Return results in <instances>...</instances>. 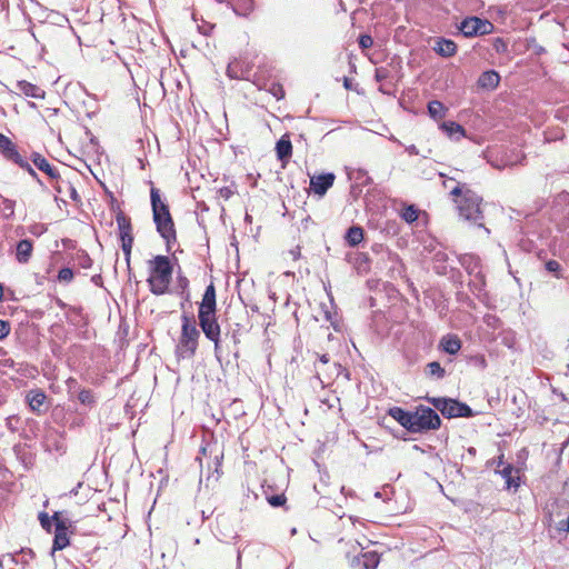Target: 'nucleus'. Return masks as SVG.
Returning a JSON list of instances; mask_svg holds the SVG:
<instances>
[{
	"mask_svg": "<svg viewBox=\"0 0 569 569\" xmlns=\"http://www.w3.org/2000/svg\"><path fill=\"white\" fill-rule=\"evenodd\" d=\"M198 319L206 338L213 342L214 351H218L220 349L221 327L217 318V295L213 282L204 290L198 308Z\"/></svg>",
	"mask_w": 569,
	"mask_h": 569,
	"instance_id": "nucleus-1",
	"label": "nucleus"
},
{
	"mask_svg": "<svg viewBox=\"0 0 569 569\" xmlns=\"http://www.w3.org/2000/svg\"><path fill=\"white\" fill-rule=\"evenodd\" d=\"M150 200L157 231L166 241L167 250L170 251L172 246L177 242V230L169 206L161 200L160 190L154 187L150 190Z\"/></svg>",
	"mask_w": 569,
	"mask_h": 569,
	"instance_id": "nucleus-2",
	"label": "nucleus"
},
{
	"mask_svg": "<svg viewBox=\"0 0 569 569\" xmlns=\"http://www.w3.org/2000/svg\"><path fill=\"white\" fill-rule=\"evenodd\" d=\"M149 290L154 296H162L169 291L172 280L173 266L168 256L158 254L147 261Z\"/></svg>",
	"mask_w": 569,
	"mask_h": 569,
	"instance_id": "nucleus-3",
	"label": "nucleus"
},
{
	"mask_svg": "<svg viewBox=\"0 0 569 569\" xmlns=\"http://www.w3.org/2000/svg\"><path fill=\"white\" fill-rule=\"evenodd\" d=\"M450 194L453 197L461 217L473 222L482 220L483 217L480 209L482 199L475 191L465 184H457L450 191Z\"/></svg>",
	"mask_w": 569,
	"mask_h": 569,
	"instance_id": "nucleus-4",
	"label": "nucleus"
},
{
	"mask_svg": "<svg viewBox=\"0 0 569 569\" xmlns=\"http://www.w3.org/2000/svg\"><path fill=\"white\" fill-rule=\"evenodd\" d=\"M181 321V333L176 346V356L178 359H192L198 349L200 332L191 318L182 316Z\"/></svg>",
	"mask_w": 569,
	"mask_h": 569,
	"instance_id": "nucleus-5",
	"label": "nucleus"
},
{
	"mask_svg": "<svg viewBox=\"0 0 569 569\" xmlns=\"http://www.w3.org/2000/svg\"><path fill=\"white\" fill-rule=\"evenodd\" d=\"M412 426L410 432L425 433L430 430H438L441 426V419L439 415L430 407L418 406L415 411L411 412Z\"/></svg>",
	"mask_w": 569,
	"mask_h": 569,
	"instance_id": "nucleus-6",
	"label": "nucleus"
},
{
	"mask_svg": "<svg viewBox=\"0 0 569 569\" xmlns=\"http://www.w3.org/2000/svg\"><path fill=\"white\" fill-rule=\"evenodd\" d=\"M427 401L447 418H469L472 416V410L468 405L451 398L428 397Z\"/></svg>",
	"mask_w": 569,
	"mask_h": 569,
	"instance_id": "nucleus-7",
	"label": "nucleus"
},
{
	"mask_svg": "<svg viewBox=\"0 0 569 569\" xmlns=\"http://www.w3.org/2000/svg\"><path fill=\"white\" fill-rule=\"evenodd\" d=\"M116 221L119 230V237L121 240V248L124 253L126 261L127 263H129L134 241L131 219L128 216H126L123 211L120 210L116 216Z\"/></svg>",
	"mask_w": 569,
	"mask_h": 569,
	"instance_id": "nucleus-8",
	"label": "nucleus"
},
{
	"mask_svg": "<svg viewBox=\"0 0 569 569\" xmlns=\"http://www.w3.org/2000/svg\"><path fill=\"white\" fill-rule=\"evenodd\" d=\"M493 29L495 27L489 20L478 17H468L459 26V30L467 38L490 34Z\"/></svg>",
	"mask_w": 569,
	"mask_h": 569,
	"instance_id": "nucleus-9",
	"label": "nucleus"
},
{
	"mask_svg": "<svg viewBox=\"0 0 569 569\" xmlns=\"http://www.w3.org/2000/svg\"><path fill=\"white\" fill-rule=\"evenodd\" d=\"M52 519L56 526L52 549L54 551L62 550L70 542L68 537V527L66 525V521L61 519L60 512H54Z\"/></svg>",
	"mask_w": 569,
	"mask_h": 569,
	"instance_id": "nucleus-10",
	"label": "nucleus"
},
{
	"mask_svg": "<svg viewBox=\"0 0 569 569\" xmlns=\"http://www.w3.org/2000/svg\"><path fill=\"white\" fill-rule=\"evenodd\" d=\"M319 365L316 363V371L318 377L321 379L323 377L327 382H330L336 377H338L342 370V367L338 363H332L328 366L330 362V358L328 355L318 356Z\"/></svg>",
	"mask_w": 569,
	"mask_h": 569,
	"instance_id": "nucleus-11",
	"label": "nucleus"
},
{
	"mask_svg": "<svg viewBox=\"0 0 569 569\" xmlns=\"http://www.w3.org/2000/svg\"><path fill=\"white\" fill-rule=\"evenodd\" d=\"M336 176L331 172L322 173L310 179V189L315 194L322 197L333 186Z\"/></svg>",
	"mask_w": 569,
	"mask_h": 569,
	"instance_id": "nucleus-12",
	"label": "nucleus"
},
{
	"mask_svg": "<svg viewBox=\"0 0 569 569\" xmlns=\"http://www.w3.org/2000/svg\"><path fill=\"white\" fill-rule=\"evenodd\" d=\"M31 161L33 162V164L40 170L42 171L43 173H46L49 179H51L52 181H57L60 179V173H59V170L53 167L49 160L43 157L41 153L39 152H33L31 154Z\"/></svg>",
	"mask_w": 569,
	"mask_h": 569,
	"instance_id": "nucleus-13",
	"label": "nucleus"
},
{
	"mask_svg": "<svg viewBox=\"0 0 569 569\" xmlns=\"http://www.w3.org/2000/svg\"><path fill=\"white\" fill-rule=\"evenodd\" d=\"M292 143L290 140V134L284 133L276 143V154L279 161H281L282 167H286L289 160L292 157Z\"/></svg>",
	"mask_w": 569,
	"mask_h": 569,
	"instance_id": "nucleus-14",
	"label": "nucleus"
},
{
	"mask_svg": "<svg viewBox=\"0 0 569 569\" xmlns=\"http://www.w3.org/2000/svg\"><path fill=\"white\" fill-rule=\"evenodd\" d=\"M0 153L11 162H14L21 154L16 143L7 136L0 132Z\"/></svg>",
	"mask_w": 569,
	"mask_h": 569,
	"instance_id": "nucleus-15",
	"label": "nucleus"
},
{
	"mask_svg": "<svg viewBox=\"0 0 569 569\" xmlns=\"http://www.w3.org/2000/svg\"><path fill=\"white\" fill-rule=\"evenodd\" d=\"M461 340L457 335H445L439 342V348L449 355H457L461 349Z\"/></svg>",
	"mask_w": 569,
	"mask_h": 569,
	"instance_id": "nucleus-16",
	"label": "nucleus"
},
{
	"mask_svg": "<svg viewBox=\"0 0 569 569\" xmlns=\"http://www.w3.org/2000/svg\"><path fill=\"white\" fill-rule=\"evenodd\" d=\"M46 399L47 396L41 389H32L27 395L30 409L38 415L44 411Z\"/></svg>",
	"mask_w": 569,
	"mask_h": 569,
	"instance_id": "nucleus-17",
	"label": "nucleus"
},
{
	"mask_svg": "<svg viewBox=\"0 0 569 569\" xmlns=\"http://www.w3.org/2000/svg\"><path fill=\"white\" fill-rule=\"evenodd\" d=\"M412 411H406L400 407H392L388 410V415L395 419L401 427L407 429L410 432V427L412 426Z\"/></svg>",
	"mask_w": 569,
	"mask_h": 569,
	"instance_id": "nucleus-18",
	"label": "nucleus"
},
{
	"mask_svg": "<svg viewBox=\"0 0 569 569\" xmlns=\"http://www.w3.org/2000/svg\"><path fill=\"white\" fill-rule=\"evenodd\" d=\"M433 50L443 58H450L457 53V44L450 39L438 38Z\"/></svg>",
	"mask_w": 569,
	"mask_h": 569,
	"instance_id": "nucleus-19",
	"label": "nucleus"
},
{
	"mask_svg": "<svg viewBox=\"0 0 569 569\" xmlns=\"http://www.w3.org/2000/svg\"><path fill=\"white\" fill-rule=\"evenodd\" d=\"M33 252V242L29 239H22L17 243L16 259L19 263H27Z\"/></svg>",
	"mask_w": 569,
	"mask_h": 569,
	"instance_id": "nucleus-20",
	"label": "nucleus"
},
{
	"mask_svg": "<svg viewBox=\"0 0 569 569\" xmlns=\"http://www.w3.org/2000/svg\"><path fill=\"white\" fill-rule=\"evenodd\" d=\"M500 82V76L493 70L485 71L478 78V86L483 89H496Z\"/></svg>",
	"mask_w": 569,
	"mask_h": 569,
	"instance_id": "nucleus-21",
	"label": "nucleus"
},
{
	"mask_svg": "<svg viewBox=\"0 0 569 569\" xmlns=\"http://www.w3.org/2000/svg\"><path fill=\"white\" fill-rule=\"evenodd\" d=\"M17 89L21 91L24 96L42 99L44 98V90H42L39 86L33 84L29 81L21 80L17 82Z\"/></svg>",
	"mask_w": 569,
	"mask_h": 569,
	"instance_id": "nucleus-22",
	"label": "nucleus"
},
{
	"mask_svg": "<svg viewBox=\"0 0 569 569\" xmlns=\"http://www.w3.org/2000/svg\"><path fill=\"white\" fill-rule=\"evenodd\" d=\"M440 128L449 138L460 140L466 137L465 128L455 121H445L441 123Z\"/></svg>",
	"mask_w": 569,
	"mask_h": 569,
	"instance_id": "nucleus-23",
	"label": "nucleus"
},
{
	"mask_svg": "<svg viewBox=\"0 0 569 569\" xmlns=\"http://www.w3.org/2000/svg\"><path fill=\"white\" fill-rule=\"evenodd\" d=\"M380 562V557L376 551L361 553L357 558V563L363 569H376Z\"/></svg>",
	"mask_w": 569,
	"mask_h": 569,
	"instance_id": "nucleus-24",
	"label": "nucleus"
},
{
	"mask_svg": "<svg viewBox=\"0 0 569 569\" xmlns=\"http://www.w3.org/2000/svg\"><path fill=\"white\" fill-rule=\"evenodd\" d=\"M363 229L359 226H352L348 229L345 239L350 247H356L363 240Z\"/></svg>",
	"mask_w": 569,
	"mask_h": 569,
	"instance_id": "nucleus-25",
	"label": "nucleus"
},
{
	"mask_svg": "<svg viewBox=\"0 0 569 569\" xmlns=\"http://www.w3.org/2000/svg\"><path fill=\"white\" fill-rule=\"evenodd\" d=\"M233 10L239 16H248L254 8L253 0H233Z\"/></svg>",
	"mask_w": 569,
	"mask_h": 569,
	"instance_id": "nucleus-26",
	"label": "nucleus"
},
{
	"mask_svg": "<svg viewBox=\"0 0 569 569\" xmlns=\"http://www.w3.org/2000/svg\"><path fill=\"white\" fill-rule=\"evenodd\" d=\"M428 112L433 119H442L446 116L447 108L438 100H432L428 103Z\"/></svg>",
	"mask_w": 569,
	"mask_h": 569,
	"instance_id": "nucleus-27",
	"label": "nucleus"
},
{
	"mask_svg": "<svg viewBox=\"0 0 569 569\" xmlns=\"http://www.w3.org/2000/svg\"><path fill=\"white\" fill-rule=\"evenodd\" d=\"M419 214H420V210L415 204L405 206L400 212V217L407 223H413L415 221H417L419 218Z\"/></svg>",
	"mask_w": 569,
	"mask_h": 569,
	"instance_id": "nucleus-28",
	"label": "nucleus"
},
{
	"mask_svg": "<svg viewBox=\"0 0 569 569\" xmlns=\"http://www.w3.org/2000/svg\"><path fill=\"white\" fill-rule=\"evenodd\" d=\"M426 372L429 377L442 379L446 376V370L441 367L440 362L432 361L427 365Z\"/></svg>",
	"mask_w": 569,
	"mask_h": 569,
	"instance_id": "nucleus-29",
	"label": "nucleus"
},
{
	"mask_svg": "<svg viewBox=\"0 0 569 569\" xmlns=\"http://www.w3.org/2000/svg\"><path fill=\"white\" fill-rule=\"evenodd\" d=\"M513 471H515V468L510 463H507L506 466H503L502 470L500 471V475L506 480L508 488H510V487L517 488L519 486V482H517L515 480V478L512 477Z\"/></svg>",
	"mask_w": 569,
	"mask_h": 569,
	"instance_id": "nucleus-30",
	"label": "nucleus"
},
{
	"mask_svg": "<svg viewBox=\"0 0 569 569\" xmlns=\"http://www.w3.org/2000/svg\"><path fill=\"white\" fill-rule=\"evenodd\" d=\"M16 202L13 200L1 198L0 211L6 219H10L14 214Z\"/></svg>",
	"mask_w": 569,
	"mask_h": 569,
	"instance_id": "nucleus-31",
	"label": "nucleus"
},
{
	"mask_svg": "<svg viewBox=\"0 0 569 569\" xmlns=\"http://www.w3.org/2000/svg\"><path fill=\"white\" fill-rule=\"evenodd\" d=\"M78 399L86 406H92L94 403V396L89 389H82L78 395Z\"/></svg>",
	"mask_w": 569,
	"mask_h": 569,
	"instance_id": "nucleus-32",
	"label": "nucleus"
},
{
	"mask_svg": "<svg viewBox=\"0 0 569 569\" xmlns=\"http://www.w3.org/2000/svg\"><path fill=\"white\" fill-rule=\"evenodd\" d=\"M74 278V273L70 268H62L58 272V280L62 283H70Z\"/></svg>",
	"mask_w": 569,
	"mask_h": 569,
	"instance_id": "nucleus-33",
	"label": "nucleus"
},
{
	"mask_svg": "<svg viewBox=\"0 0 569 569\" xmlns=\"http://www.w3.org/2000/svg\"><path fill=\"white\" fill-rule=\"evenodd\" d=\"M13 163L18 164L21 169L26 170L32 178H38L34 169L29 164V162L20 156Z\"/></svg>",
	"mask_w": 569,
	"mask_h": 569,
	"instance_id": "nucleus-34",
	"label": "nucleus"
},
{
	"mask_svg": "<svg viewBox=\"0 0 569 569\" xmlns=\"http://www.w3.org/2000/svg\"><path fill=\"white\" fill-rule=\"evenodd\" d=\"M492 47L498 53H506L508 51V43L502 38L493 39Z\"/></svg>",
	"mask_w": 569,
	"mask_h": 569,
	"instance_id": "nucleus-35",
	"label": "nucleus"
},
{
	"mask_svg": "<svg viewBox=\"0 0 569 569\" xmlns=\"http://www.w3.org/2000/svg\"><path fill=\"white\" fill-rule=\"evenodd\" d=\"M267 500L272 507H281L287 502V498L283 493L270 496Z\"/></svg>",
	"mask_w": 569,
	"mask_h": 569,
	"instance_id": "nucleus-36",
	"label": "nucleus"
},
{
	"mask_svg": "<svg viewBox=\"0 0 569 569\" xmlns=\"http://www.w3.org/2000/svg\"><path fill=\"white\" fill-rule=\"evenodd\" d=\"M358 42L362 50L369 49L373 46V39L370 34H361Z\"/></svg>",
	"mask_w": 569,
	"mask_h": 569,
	"instance_id": "nucleus-37",
	"label": "nucleus"
},
{
	"mask_svg": "<svg viewBox=\"0 0 569 569\" xmlns=\"http://www.w3.org/2000/svg\"><path fill=\"white\" fill-rule=\"evenodd\" d=\"M39 521H40V523H41L43 529H46L47 531L51 530V523H52L53 519H52V517L50 518L48 516V513L40 512L39 513Z\"/></svg>",
	"mask_w": 569,
	"mask_h": 569,
	"instance_id": "nucleus-38",
	"label": "nucleus"
},
{
	"mask_svg": "<svg viewBox=\"0 0 569 569\" xmlns=\"http://www.w3.org/2000/svg\"><path fill=\"white\" fill-rule=\"evenodd\" d=\"M178 287L179 289H181V293H184L187 292L188 293V289H189V280L186 276H178Z\"/></svg>",
	"mask_w": 569,
	"mask_h": 569,
	"instance_id": "nucleus-39",
	"label": "nucleus"
},
{
	"mask_svg": "<svg viewBox=\"0 0 569 569\" xmlns=\"http://www.w3.org/2000/svg\"><path fill=\"white\" fill-rule=\"evenodd\" d=\"M10 333V325L8 321L0 320V340Z\"/></svg>",
	"mask_w": 569,
	"mask_h": 569,
	"instance_id": "nucleus-40",
	"label": "nucleus"
},
{
	"mask_svg": "<svg viewBox=\"0 0 569 569\" xmlns=\"http://www.w3.org/2000/svg\"><path fill=\"white\" fill-rule=\"evenodd\" d=\"M270 91L277 99L284 97V90L281 84H273Z\"/></svg>",
	"mask_w": 569,
	"mask_h": 569,
	"instance_id": "nucleus-41",
	"label": "nucleus"
},
{
	"mask_svg": "<svg viewBox=\"0 0 569 569\" xmlns=\"http://www.w3.org/2000/svg\"><path fill=\"white\" fill-rule=\"evenodd\" d=\"M546 269L556 273L560 270V263L557 260H549L546 262Z\"/></svg>",
	"mask_w": 569,
	"mask_h": 569,
	"instance_id": "nucleus-42",
	"label": "nucleus"
},
{
	"mask_svg": "<svg viewBox=\"0 0 569 569\" xmlns=\"http://www.w3.org/2000/svg\"><path fill=\"white\" fill-rule=\"evenodd\" d=\"M388 78V70L385 68L376 69V79L377 81H383Z\"/></svg>",
	"mask_w": 569,
	"mask_h": 569,
	"instance_id": "nucleus-43",
	"label": "nucleus"
},
{
	"mask_svg": "<svg viewBox=\"0 0 569 569\" xmlns=\"http://www.w3.org/2000/svg\"><path fill=\"white\" fill-rule=\"evenodd\" d=\"M46 228L43 227V224H33L30 227V232L34 236H40L42 232H44Z\"/></svg>",
	"mask_w": 569,
	"mask_h": 569,
	"instance_id": "nucleus-44",
	"label": "nucleus"
},
{
	"mask_svg": "<svg viewBox=\"0 0 569 569\" xmlns=\"http://www.w3.org/2000/svg\"><path fill=\"white\" fill-rule=\"evenodd\" d=\"M558 530L559 531H563V532H568L569 531V516L566 519L559 521Z\"/></svg>",
	"mask_w": 569,
	"mask_h": 569,
	"instance_id": "nucleus-45",
	"label": "nucleus"
},
{
	"mask_svg": "<svg viewBox=\"0 0 569 569\" xmlns=\"http://www.w3.org/2000/svg\"><path fill=\"white\" fill-rule=\"evenodd\" d=\"M290 254H291V257H292V259H293V260H298V259L300 258V256H301V249H300V247L298 246V247H296L295 249H292V250L290 251Z\"/></svg>",
	"mask_w": 569,
	"mask_h": 569,
	"instance_id": "nucleus-46",
	"label": "nucleus"
},
{
	"mask_svg": "<svg viewBox=\"0 0 569 569\" xmlns=\"http://www.w3.org/2000/svg\"><path fill=\"white\" fill-rule=\"evenodd\" d=\"M343 87H345L347 90H351V88H352L351 80H350L348 77H345V78H343Z\"/></svg>",
	"mask_w": 569,
	"mask_h": 569,
	"instance_id": "nucleus-47",
	"label": "nucleus"
},
{
	"mask_svg": "<svg viewBox=\"0 0 569 569\" xmlns=\"http://www.w3.org/2000/svg\"><path fill=\"white\" fill-rule=\"evenodd\" d=\"M497 465H498V467H500V466H506V465H505V456H503V453H501V455L498 457Z\"/></svg>",
	"mask_w": 569,
	"mask_h": 569,
	"instance_id": "nucleus-48",
	"label": "nucleus"
},
{
	"mask_svg": "<svg viewBox=\"0 0 569 569\" xmlns=\"http://www.w3.org/2000/svg\"><path fill=\"white\" fill-rule=\"evenodd\" d=\"M2 297H3V288H2V286L0 284V301L2 300Z\"/></svg>",
	"mask_w": 569,
	"mask_h": 569,
	"instance_id": "nucleus-49",
	"label": "nucleus"
},
{
	"mask_svg": "<svg viewBox=\"0 0 569 569\" xmlns=\"http://www.w3.org/2000/svg\"><path fill=\"white\" fill-rule=\"evenodd\" d=\"M230 2H232L233 0H229Z\"/></svg>",
	"mask_w": 569,
	"mask_h": 569,
	"instance_id": "nucleus-50",
	"label": "nucleus"
}]
</instances>
